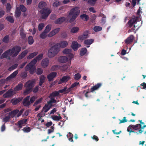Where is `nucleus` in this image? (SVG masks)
<instances>
[{"label":"nucleus","instance_id":"f257e3e1","mask_svg":"<svg viewBox=\"0 0 146 146\" xmlns=\"http://www.w3.org/2000/svg\"><path fill=\"white\" fill-rule=\"evenodd\" d=\"M21 49V47L19 46H14L11 49H9L3 53L0 57V59L8 58V59H10V56L13 57H15L18 54Z\"/></svg>","mask_w":146,"mask_h":146},{"label":"nucleus","instance_id":"f03ea898","mask_svg":"<svg viewBox=\"0 0 146 146\" xmlns=\"http://www.w3.org/2000/svg\"><path fill=\"white\" fill-rule=\"evenodd\" d=\"M138 19V17H132L127 22V25H128L129 28H131L133 26L132 29L133 30L137 31L141 26L142 23V21L141 22L140 21L138 23L137 20Z\"/></svg>","mask_w":146,"mask_h":146},{"label":"nucleus","instance_id":"7ed1b4c3","mask_svg":"<svg viewBox=\"0 0 146 146\" xmlns=\"http://www.w3.org/2000/svg\"><path fill=\"white\" fill-rule=\"evenodd\" d=\"M80 12V11L78 7H75L71 9L69 15L72 17L69 20V22L71 23L74 22L79 15Z\"/></svg>","mask_w":146,"mask_h":146},{"label":"nucleus","instance_id":"20e7f679","mask_svg":"<svg viewBox=\"0 0 146 146\" xmlns=\"http://www.w3.org/2000/svg\"><path fill=\"white\" fill-rule=\"evenodd\" d=\"M58 45L56 44L51 47L48 50V55L49 57L52 58L55 56L59 51Z\"/></svg>","mask_w":146,"mask_h":146},{"label":"nucleus","instance_id":"39448f33","mask_svg":"<svg viewBox=\"0 0 146 146\" xmlns=\"http://www.w3.org/2000/svg\"><path fill=\"white\" fill-rule=\"evenodd\" d=\"M52 11L48 7L41 9L40 12L41 15V18L43 19H46Z\"/></svg>","mask_w":146,"mask_h":146},{"label":"nucleus","instance_id":"423d86ee","mask_svg":"<svg viewBox=\"0 0 146 146\" xmlns=\"http://www.w3.org/2000/svg\"><path fill=\"white\" fill-rule=\"evenodd\" d=\"M102 86V84L100 83H98L95 86H93L91 88L90 91H87L85 94V95L86 98H88V94L90 92H93L94 91L97 90L100 88Z\"/></svg>","mask_w":146,"mask_h":146},{"label":"nucleus","instance_id":"0eeeda50","mask_svg":"<svg viewBox=\"0 0 146 146\" xmlns=\"http://www.w3.org/2000/svg\"><path fill=\"white\" fill-rule=\"evenodd\" d=\"M140 122V124H137L136 125H129V127H131L132 129L135 130H137L139 129V126L141 129H143L144 128L146 127V125H144L142 126L141 124H144V123L142 122L141 120H139Z\"/></svg>","mask_w":146,"mask_h":146},{"label":"nucleus","instance_id":"6e6552de","mask_svg":"<svg viewBox=\"0 0 146 146\" xmlns=\"http://www.w3.org/2000/svg\"><path fill=\"white\" fill-rule=\"evenodd\" d=\"M15 94V92L13 89L11 88L3 95V97L4 98L11 97Z\"/></svg>","mask_w":146,"mask_h":146},{"label":"nucleus","instance_id":"1a4fd4ad","mask_svg":"<svg viewBox=\"0 0 146 146\" xmlns=\"http://www.w3.org/2000/svg\"><path fill=\"white\" fill-rule=\"evenodd\" d=\"M57 75V73L55 72H52L50 73L47 75V78L48 81L50 82L54 80V78Z\"/></svg>","mask_w":146,"mask_h":146},{"label":"nucleus","instance_id":"9d476101","mask_svg":"<svg viewBox=\"0 0 146 146\" xmlns=\"http://www.w3.org/2000/svg\"><path fill=\"white\" fill-rule=\"evenodd\" d=\"M30 97V96H27L23 99V103L24 106L29 107L31 105L29 100Z\"/></svg>","mask_w":146,"mask_h":146},{"label":"nucleus","instance_id":"9b49d317","mask_svg":"<svg viewBox=\"0 0 146 146\" xmlns=\"http://www.w3.org/2000/svg\"><path fill=\"white\" fill-rule=\"evenodd\" d=\"M70 79V77L69 76H63L58 81V84H60L62 83L67 82Z\"/></svg>","mask_w":146,"mask_h":146},{"label":"nucleus","instance_id":"f8f14e48","mask_svg":"<svg viewBox=\"0 0 146 146\" xmlns=\"http://www.w3.org/2000/svg\"><path fill=\"white\" fill-rule=\"evenodd\" d=\"M18 73V70H16L11 74L10 76L7 78L6 80L8 81L10 80L11 79H13L16 77Z\"/></svg>","mask_w":146,"mask_h":146},{"label":"nucleus","instance_id":"ddd939ff","mask_svg":"<svg viewBox=\"0 0 146 146\" xmlns=\"http://www.w3.org/2000/svg\"><path fill=\"white\" fill-rule=\"evenodd\" d=\"M49 60L48 58H46L43 59L41 62V65L43 68L47 67L49 64Z\"/></svg>","mask_w":146,"mask_h":146},{"label":"nucleus","instance_id":"4468645a","mask_svg":"<svg viewBox=\"0 0 146 146\" xmlns=\"http://www.w3.org/2000/svg\"><path fill=\"white\" fill-rule=\"evenodd\" d=\"M134 38L133 36L131 35L125 40V43L127 45L130 44L133 42Z\"/></svg>","mask_w":146,"mask_h":146},{"label":"nucleus","instance_id":"2eb2a0df","mask_svg":"<svg viewBox=\"0 0 146 146\" xmlns=\"http://www.w3.org/2000/svg\"><path fill=\"white\" fill-rule=\"evenodd\" d=\"M22 100V98H13L11 100V102L13 105H16Z\"/></svg>","mask_w":146,"mask_h":146},{"label":"nucleus","instance_id":"dca6fc26","mask_svg":"<svg viewBox=\"0 0 146 146\" xmlns=\"http://www.w3.org/2000/svg\"><path fill=\"white\" fill-rule=\"evenodd\" d=\"M68 58L65 56H62L59 57L58 58V61L59 62L62 63H64L67 62Z\"/></svg>","mask_w":146,"mask_h":146},{"label":"nucleus","instance_id":"f3484780","mask_svg":"<svg viewBox=\"0 0 146 146\" xmlns=\"http://www.w3.org/2000/svg\"><path fill=\"white\" fill-rule=\"evenodd\" d=\"M19 110H18L16 109L8 113V115L10 117L13 118L18 113Z\"/></svg>","mask_w":146,"mask_h":146},{"label":"nucleus","instance_id":"a211bd4d","mask_svg":"<svg viewBox=\"0 0 146 146\" xmlns=\"http://www.w3.org/2000/svg\"><path fill=\"white\" fill-rule=\"evenodd\" d=\"M65 20V17H61L56 20L54 21V23L57 24H60L64 21Z\"/></svg>","mask_w":146,"mask_h":146},{"label":"nucleus","instance_id":"6ab92c4d","mask_svg":"<svg viewBox=\"0 0 146 146\" xmlns=\"http://www.w3.org/2000/svg\"><path fill=\"white\" fill-rule=\"evenodd\" d=\"M78 44L77 42L76 41H74L72 42V48L74 51L78 49Z\"/></svg>","mask_w":146,"mask_h":146},{"label":"nucleus","instance_id":"aec40b11","mask_svg":"<svg viewBox=\"0 0 146 146\" xmlns=\"http://www.w3.org/2000/svg\"><path fill=\"white\" fill-rule=\"evenodd\" d=\"M33 82L31 81L27 82L25 84V87L26 88H32L33 87Z\"/></svg>","mask_w":146,"mask_h":146},{"label":"nucleus","instance_id":"412c9836","mask_svg":"<svg viewBox=\"0 0 146 146\" xmlns=\"http://www.w3.org/2000/svg\"><path fill=\"white\" fill-rule=\"evenodd\" d=\"M46 3L44 1H40L38 4V7L40 9H42L45 8L46 6Z\"/></svg>","mask_w":146,"mask_h":146},{"label":"nucleus","instance_id":"4be33fe9","mask_svg":"<svg viewBox=\"0 0 146 146\" xmlns=\"http://www.w3.org/2000/svg\"><path fill=\"white\" fill-rule=\"evenodd\" d=\"M94 41L92 39H86L84 40V43L85 44L90 45L94 42Z\"/></svg>","mask_w":146,"mask_h":146},{"label":"nucleus","instance_id":"5701e85b","mask_svg":"<svg viewBox=\"0 0 146 146\" xmlns=\"http://www.w3.org/2000/svg\"><path fill=\"white\" fill-rule=\"evenodd\" d=\"M80 17L81 19L85 21H88L89 18V16L86 14H83L80 15Z\"/></svg>","mask_w":146,"mask_h":146},{"label":"nucleus","instance_id":"b1692460","mask_svg":"<svg viewBox=\"0 0 146 146\" xmlns=\"http://www.w3.org/2000/svg\"><path fill=\"white\" fill-rule=\"evenodd\" d=\"M27 53L28 51L27 50H25L23 51L19 56V59H22L27 54Z\"/></svg>","mask_w":146,"mask_h":146},{"label":"nucleus","instance_id":"393cba45","mask_svg":"<svg viewBox=\"0 0 146 146\" xmlns=\"http://www.w3.org/2000/svg\"><path fill=\"white\" fill-rule=\"evenodd\" d=\"M21 11L19 7L16 8L15 13V16L17 18L19 17L21 15Z\"/></svg>","mask_w":146,"mask_h":146},{"label":"nucleus","instance_id":"a878e982","mask_svg":"<svg viewBox=\"0 0 146 146\" xmlns=\"http://www.w3.org/2000/svg\"><path fill=\"white\" fill-rule=\"evenodd\" d=\"M34 67V66L29 63L27 65L25 68V70L26 71H28Z\"/></svg>","mask_w":146,"mask_h":146},{"label":"nucleus","instance_id":"bb28decb","mask_svg":"<svg viewBox=\"0 0 146 146\" xmlns=\"http://www.w3.org/2000/svg\"><path fill=\"white\" fill-rule=\"evenodd\" d=\"M38 52H35L30 54L27 57L28 59H31L37 55Z\"/></svg>","mask_w":146,"mask_h":146},{"label":"nucleus","instance_id":"cd10ccee","mask_svg":"<svg viewBox=\"0 0 146 146\" xmlns=\"http://www.w3.org/2000/svg\"><path fill=\"white\" fill-rule=\"evenodd\" d=\"M18 66V64L16 63L12 65L11 66L9 67L8 68V70L9 71H11L15 69H16Z\"/></svg>","mask_w":146,"mask_h":146},{"label":"nucleus","instance_id":"c85d7f7f","mask_svg":"<svg viewBox=\"0 0 146 146\" xmlns=\"http://www.w3.org/2000/svg\"><path fill=\"white\" fill-rule=\"evenodd\" d=\"M6 19L11 23H13L14 22V20L13 17L11 16H8L6 18Z\"/></svg>","mask_w":146,"mask_h":146},{"label":"nucleus","instance_id":"c756f323","mask_svg":"<svg viewBox=\"0 0 146 146\" xmlns=\"http://www.w3.org/2000/svg\"><path fill=\"white\" fill-rule=\"evenodd\" d=\"M59 95V93L58 91H55L50 94L49 97H53L54 98V97L58 96Z\"/></svg>","mask_w":146,"mask_h":146},{"label":"nucleus","instance_id":"7c9ffc66","mask_svg":"<svg viewBox=\"0 0 146 146\" xmlns=\"http://www.w3.org/2000/svg\"><path fill=\"white\" fill-rule=\"evenodd\" d=\"M68 43L66 41H62L60 44V46L62 48L65 47L68 45Z\"/></svg>","mask_w":146,"mask_h":146},{"label":"nucleus","instance_id":"2f4dec72","mask_svg":"<svg viewBox=\"0 0 146 146\" xmlns=\"http://www.w3.org/2000/svg\"><path fill=\"white\" fill-rule=\"evenodd\" d=\"M23 86V84L22 83H20L16 86V87L15 88L14 90L16 91H18L21 90L22 89Z\"/></svg>","mask_w":146,"mask_h":146},{"label":"nucleus","instance_id":"473e14b6","mask_svg":"<svg viewBox=\"0 0 146 146\" xmlns=\"http://www.w3.org/2000/svg\"><path fill=\"white\" fill-rule=\"evenodd\" d=\"M87 50L86 48H82L80 52V55L81 56H83L85 55L87 52Z\"/></svg>","mask_w":146,"mask_h":146},{"label":"nucleus","instance_id":"72a5a7b5","mask_svg":"<svg viewBox=\"0 0 146 146\" xmlns=\"http://www.w3.org/2000/svg\"><path fill=\"white\" fill-rule=\"evenodd\" d=\"M49 98H50V100L48 102V103L49 104H50V105H52V103H57V101L55 99L54 97H50Z\"/></svg>","mask_w":146,"mask_h":146},{"label":"nucleus","instance_id":"f704fd0d","mask_svg":"<svg viewBox=\"0 0 146 146\" xmlns=\"http://www.w3.org/2000/svg\"><path fill=\"white\" fill-rule=\"evenodd\" d=\"M59 116H57L56 115H54L51 117L52 119L54 121H59L60 119H61L62 118L60 116V115L59 114Z\"/></svg>","mask_w":146,"mask_h":146},{"label":"nucleus","instance_id":"c9c22d12","mask_svg":"<svg viewBox=\"0 0 146 146\" xmlns=\"http://www.w3.org/2000/svg\"><path fill=\"white\" fill-rule=\"evenodd\" d=\"M79 28L77 27H74L71 29V32L72 33H77L79 31Z\"/></svg>","mask_w":146,"mask_h":146},{"label":"nucleus","instance_id":"e433bc0d","mask_svg":"<svg viewBox=\"0 0 146 146\" xmlns=\"http://www.w3.org/2000/svg\"><path fill=\"white\" fill-rule=\"evenodd\" d=\"M67 137L68 138V139L71 142H73L72 139L73 137V135L71 133L69 132L67 135Z\"/></svg>","mask_w":146,"mask_h":146},{"label":"nucleus","instance_id":"4c0bfd02","mask_svg":"<svg viewBox=\"0 0 146 146\" xmlns=\"http://www.w3.org/2000/svg\"><path fill=\"white\" fill-rule=\"evenodd\" d=\"M28 44L30 45H31L33 43L34 40L32 36H30L28 37Z\"/></svg>","mask_w":146,"mask_h":146},{"label":"nucleus","instance_id":"58836bf2","mask_svg":"<svg viewBox=\"0 0 146 146\" xmlns=\"http://www.w3.org/2000/svg\"><path fill=\"white\" fill-rule=\"evenodd\" d=\"M102 29V28L101 27L98 26H94L93 28L94 31L96 32L101 31Z\"/></svg>","mask_w":146,"mask_h":146},{"label":"nucleus","instance_id":"ea45409f","mask_svg":"<svg viewBox=\"0 0 146 146\" xmlns=\"http://www.w3.org/2000/svg\"><path fill=\"white\" fill-rule=\"evenodd\" d=\"M51 28V26L50 25H48L45 28V29L44 30V32H46V33H48L50 30Z\"/></svg>","mask_w":146,"mask_h":146},{"label":"nucleus","instance_id":"a19ab883","mask_svg":"<svg viewBox=\"0 0 146 146\" xmlns=\"http://www.w3.org/2000/svg\"><path fill=\"white\" fill-rule=\"evenodd\" d=\"M72 50L71 49L66 48L63 51V53L66 54H68L70 52H71Z\"/></svg>","mask_w":146,"mask_h":146},{"label":"nucleus","instance_id":"79ce46f5","mask_svg":"<svg viewBox=\"0 0 146 146\" xmlns=\"http://www.w3.org/2000/svg\"><path fill=\"white\" fill-rule=\"evenodd\" d=\"M67 88L64 87L63 89L60 90L58 91V92L60 93H63L64 92H66V93H68L69 92L70 89H66Z\"/></svg>","mask_w":146,"mask_h":146},{"label":"nucleus","instance_id":"37998d69","mask_svg":"<svg viewBox=\"0 0 146 146\" xmlns=\"http://www.w3.org/2000/svg\"><path fill=\"white\" fill-rule=\"evenodd\" d=\"M19 9L23 12H25L27 11V9L23 5H21L19 6Z\"/></svg>","mask_w":146,"mask_h":146},{"label":"nucleus","instance_id":"c03bdc74","mask_svg":"<svg viewBox=\"0 0 146 146\" xmlns=\"http://www.w3.org/2000/svg\"><path fill=\"white\" fill-rule=\"evenodd\" d=\"M20 35L22 38H24L26 37V35L24 32V30L23 29H21L20 30Z\"/></svg>","mask_w":146,"mask_h":146},{"label":"nucleus","instance_id":"a18cd8bd","mask_svg":"<svg viewBox=\"0 0 146 146\" xmlns=\"http://www.w3.org/2000/svg\"><path fill=\"white\" fill-rule=\"evenodd\" d=\"M100 16L102 17V23L104 24L106 22V16L103 13H100Z\"/></svg>","mask_w":146,"mask_h":146},{"label":"nucleus","instance_id":"49530a36","mask_svg":"<svg viewBox=\"0 0 146 146\" xmlns=\"http://www.w3.org/2000/svg\"><path fill=\"white\" fill-rule=\"evenodd\" d=\"M46 34L47 33H46V32H44V31L40 35V37L42 39H45L47 37Z\"/></svg>","mask_w":146,"mask_h":146},{"label":"nucleus","instance_id":"de8ad7c7","mask_svg":"<svg viewBox=\"0 0 146 146\" xmlns=\"http://www.w3.org/2000/svg\"><path fill=\"white\" fill-rule=\"evenodd\" d=\"M27 121V120L26 119H23L17 122V124L23 125L26 124Z\"/></svg>","mask_w":146,"mask_h":146},{"label":"nucleus","instance_id":"09e8293b","mask_svg":"<svg viewBox=\"0 0 146 146\" xmlns=\"http://www.w3.org/2000/svg\"><path fill=\"white\" fill-rule=\"evenodd\" d=\"M87 38H88V37L83 34L82 35L79 36L78 37V39L81 40H83Z\"/></svg>","mask_w":146,"mask_h":146},{"label":"nucleus","instance_id":"8fccbe9b","mask_svg":"<svg viewBox=\"0 0 146 146\" xmlns=\"http://www.w3.org/2000/svg\"><path fill=\"white\" fill-rule=\"evenodd\" d=\"M97 0H88V3H89L91 5H94Z\"/></svg>","mask_w":146,"mask_h":146},{"label":"nucleus","instance_id":"3c124183","mask_svg":"<svg viewBox=\"0 0 146 146\" xmlns=\"http://www.w3.org/2000/svg\"><path fill=\"white\" fill-rule=\"evenodd\" d=\"M42 98H40L39 99H38L35 102L33 105V106H35L41 102L42 101Z\"/></svg>","mask_w":146,"mask_h":146},{"label":"nucleus","instance_id":"603ef678","mask_svg":"<svg viewBox=\"0 0 146 146\" xmlns=\"http://www.w3.org/2000/svg\"><path fill=\"white\" fill-rule=\"evenodd\" d=\"M9 40V37L8 35H6L3 38L2 41L5 43L8 42Z\"/></svg>","mask_w":146,"mask_h":146},{"label":"nucleus","instance_id":"864d4df0","mask_svg":"<svg viewBox=\"0 0 146 146\" xmlns=\"http://www.w3.org/2000/svg\"><path fill=\"white\" fill-rule=\"evenodd\" d=\"M32 88H26V90L24 92L25 94H28L30 93L32 91Z\"/></svg>","mask_w":146,"mask_h":146},{"label":"nucleus","instance_id":"5fc2aeb1","mask_svg":"<svg viewBox=\"0 0 146 146\" xmlns=\"http://www.w3.org/2000/svg\"><path fill=\"white\" fill-rule=\"evenodd\" d=\"M68 68V66L66 64H64L60 68L61 70L62 71H64L67 70Z\"/></svg>","mask_w":146,"mask_h":146},{"label":"nucleus","instance_id":"6e6d98bb","mask_svg":"<svg viewBox=\"0 0 146 146\" xmlns=\"http://www.w3.org/2000/svg\"><path fill=\"white\" fill-rule=\"evenodd\" d=\"M81 75L79 73L76 74L74 75V79L76 80H79L81 77Z\"/></svg>","mask_w":146,"mask_h":146},{"label":"nucleus","instance_id":"4d7b16f0","mask_svg":"<svg viewBox=\"0 0 146 146\" xmlns=\"http://www.w3.org/2000/svg\"><path fill=\"white\" fill-rule=\"evenodd\" d=\"M60 5V3L59 1H56L53 3L52 6L54 7H57Z\"/></svg>","mask_w":146,"mask_h":146},{"label":"nucleus","instance_id":"13d9d810","mask_svg":"<svg viewBox=\"0 0 146 146\" xmlns=\"http://www.w3.org/2000/svg\"><path fill=\"white\" fill-rule=\"evenodd\" d=\"M43 72V70L40 68H38L37 69L36 73L38 75L41 74Z\"/></svg>","mask_w":146,"mask_h":146},{"label":"nucleus","instance_id":"bf43d9fd","mask_svg":"<svg viewBox=\"0 0 146 146\" xmlns=\"http://www.w3.org/2000/svg\"><path fill=\"white\" fill-rule=\"evenodd\" d=\"M126 117H124L122 120L119 119L120 121L119 124H121L123 123H125L127 121V120L126 119Z\"/></svg>","mask_w":146,"mask_h":146},{"label":"nucleus","instance_id":"052dcab7","mask_svg":"<svg viewBox=\"0 0 146 146\" xmlns=\"http://www.w3.org/2000/svg\"><path fill=\"white\" fill-rule=\"evenodd\" d=\"M10 118L11 117L10 116L8 115V116H7L3 118V121L6 123L9 121Z\"/></svg>","mask_w":146,"mask_h":146},{"label":"nucleus","instance_id":"680f3d73","mask_svg":"<svg viewBox=\"0 0 146 146\" xmlns=\"http://www.w3.org/2000/svg\"><path fill=\"white\" fill-rule=\"evenodd\" d=\"M37 98L35 96H33L30 99V102L31 104L33 103L34 101Z\"/></svg>","mask_w":146,"mask_h":146},{"label":"nucleus","instance_id":"e2e57ef3","mask_svg":"<svg viewBox=\"0 0 146 146\" xmlns=\"http://www.w3.org/2000/svg\"><path fill=\"white\" fill-rule=\"evenodd\" d=\"M52 106V105H50V104H49L48 102H47V104L45 105L43 109H47L48 108H49L50 109Z\"/></svg>","mask_w":146,"mask_h":146},{"label":"nucleus","instance_id":"0e129e2a","mask_svg":"<svg viewBox=\"0 0 146 146\" xmlns=\"http://www.w3.org/2000/svg\"><path fill=\"white\" fill-rule=\"evenodd\" d=\"M43 56V54H40L37 56L35 58L37 60H39L41 59Z\"/></svg>","mask_w":146,"mask_h":146},{"label":"nucleus","instance_id":"69168bd1","mask_svg":"<svg viewBox=\"0 0 146 146\" xmlns=\"http://www.w3.org/2000/svg\"><path fill=\"white\" fill-rule=\"evenodd\" d=\"M27 76V73L25 72H23L21 74V77L23 78H25Z\"/></svg>","mask_w":146,"mask_h":146},{"label":"nucleus","instance_id":"338daca9","mask_svg":"<svg viewBox=\"0 0 146 146\" xmlns=\"http://www.w3.org/2000/svg\"><path fill=\"white\" fill-rule=\"evenodd\" d=\"M44 24L41 23L39 24L38 25V29L39 31H41L44 26Z\"/></svg>","mask_w":146,"mask_h":146},{"label":"nucleus","instance_id":"774afa93","mask_svg":"<svg viewBox=\"0 0 146 146\" xmlns=\"http://www.w3.org/2000/svg\"><path fill=\"white\" fill-rule=\"evenodd\" d=\"M31 130V128L30 127H28L27 128L24 127L22 129V130L23 131L25 132H29Z\"/></svg>","mask_w":146,"mask_h":146}]
</instances>
